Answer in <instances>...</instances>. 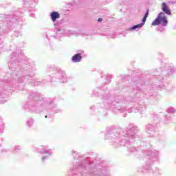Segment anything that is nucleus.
<instances>
[{"label": "nucleus", "mask_w": 176, "mask_h": 176, "mask_svg": "<svg viewBox=\"0 0 176 176\" xmlns=\"http://www.w3.org/2000/svg\"><path fill=\"white\" fill-rule=\"evenodd\" d=\"M98 21H102V19L99 18V19H98Z\"/></svg>", "instance_id": "0eeeda50"}, {"label": "nucleus", "mask_w": 176, "mask_h": 176, "mask_svg": "<svg viewBox=\"0 0 176 176\" xmlns=\"http://www.w3.org/2000/svg\"><path fill=\"white\" fill-rule=\"evenodd\" d=\"M146 19H148V12L144 15V16L142 19V22L140 24H138V25H133V27H131L129 28V31H133V30H140V28H142V27H144V25H145V21H146Z\"/></svg>", "instance_id": "f03ea898"}, {"label": "nucleus", "mask_w": 176, "mask_h": 176, "mask_svg": "<svg viewBox=\"0 0 176 176\" xmlns=\"http://www.w3.org/2000/svg\"><path fill=\"white\" fill-rule=\"evenodd\" d=\"M168 23L167 21V16H166V14L163 12H160L157 19L151 23V25H159L161 24L163 27H166Z\"/></svg>", "instance_id": "f257e3e1"}, {"label": "nucleus", "mask_w": 176, "mask_h": 176, "mask_svg": "<svg viewBox=\"0 0 176 176\" xmlns=\"http://www.w3.org/2000/svg\"><path fill=\"white\" fill-rule=\"evenodd\" d=\"M42 160H43V161L45 160V157H43Z\"/></svg>", "instance_id": "6e6552de"}, {"label": "nucleus", "mask_w": 176, "mask_h": 176, "mask_svg": "<svg viewBox=\"0 0 176 176\" xmlns=\"http://www.w3.org/2000/svg\"><path fill=\"white\" fill-rule=\"evenodd\" d=\"M44 153H49V155H52V153L50 151H45Z\"/></svg>", "instance_id": "423d86ee"}, {"label": "nucleus", "mask_w": 176, "mask_h": 176, "mask_svg": "<svg viewBox=\"0 0 176 176\" xmlns=\"http://www.w3.org/2000/svg\"><path fill=\"white\" fill-rule=\"evenodd\" d=\"M51 19L54 23L57 19H60V14L56 11L51 12L50 14Z\"/></svg>", "instance_id": "7ed1b4c3"}, {"label": "nucleus", "mask_w": 176, "mask_h": 176, "mask_svg": "<svg viewBox=\"0 0 176 176\" xmlns=\"http://www.w3.org/2000/svg\"><path fill=\"white\" fill-rule=\"evenodd\" d=\"M162 12H164V13H166V14H171V11H170V9H168V6H167V4H166V3H162Z\"/></svg>", "instance_id": "20e7f679"}, {"label": "nucleus", "mask_w": 176, "mask_h": 176, "mask_svg": "<svg viewBox=\"0 0 176 176\" xmlns=\"http://www.w3.org/2000/svg\"><path fill=\"white\" fill-rule=\"evenodd\" d=\"M82 60V55L80 54H76L72 57L73 63H79Z\"/></svg>", "instance_id": "39448f33"}]
</instances>
